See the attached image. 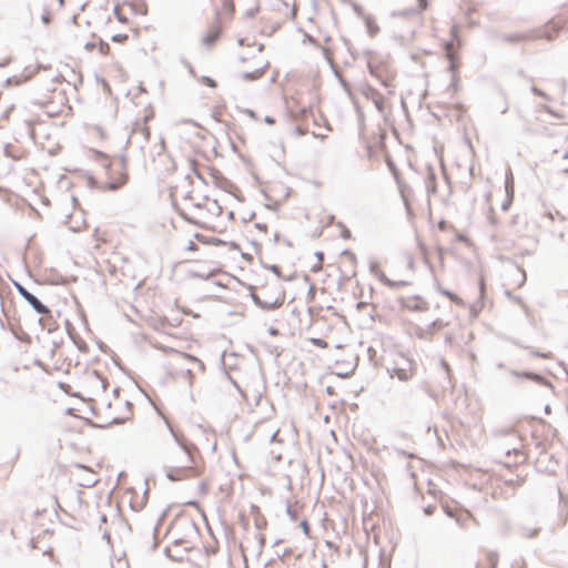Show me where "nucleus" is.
Returning <instances> with one entry per match:
<instances>
[{
  "label": "nucleus",
  "mask_w": 568,
  "mask_h": 568,
  "mask_svg": "<svg viewBox=\"0 0 568 568\" xmlns=\"http://www.w3.org/2000/svg\"><path fill=\"white\" fill-rule=\"evenodd\" d=\"M197 535V528L193 523L185 518H176L168 532L170 539V544L165 547L168 557L175 561L183 560L184 555L194 548Z\"/></svg>",
  "instance_id": "nucleus-1"
},
{
  "label": "nucleus",
  "mask_w": 568,
  "mask_h": 568,
  "mask_svg": "<svg viewBox=\"0 0 568 568\" xmlns=\"http://www.w3.org/2000/svg\"><path fill=\"white\" fill-rule=\"evenodd\" d=\"M97 179L101 186L105 189L114 190L120 187L126 181L124 162L119 158L109 159L103 154Z\"/></svg>",
  "instance_id": "nucleus-2"
},
{
  "label": "nucleus",
  "mask_w": 568,
  "mask_h": 568,
  "mask_svg": "<svg viewBox=\"0 0 568 568\" xmlns=\"http://www.w3.org/2000/svg\"><path fill=\"white\" fill-rule=\"evenodd\" d=\"M453 39L444 44L445 57L448 60V71L452 74V88L454 91L459 89V70L462 68V40L458 37L456 28L452 29Z\"/></svg>",
  "instance_id": "nucleus-3"
},
{
  "label": "nucleus",
  "mask_w": 568,
  "mask_h": 568,
  "mask_svg": "<svg viewBox=\"0 0 568 568\" xmlns=\"http://www.w3.org/2000/svg\"><path fill=\"white\" fill-rule=\"evenodd\" d=\"M191 463V454L187 450L180 448L168 470V477L171 480H185L199 476L197 470L190 465Z\"/></svg>",
  "instance_id": "nucleus-4"
},
{
  "label": "nucleus",
  "mask_w": 568,
  "mask_h": 568,
  "mask_svg": "<svg viewBox=\"0 0 568 568\" xmlns=\"http://www.w3.org/2000/svg\"><path fill=\"white\" fill-rule=\"evenodd\" d=\"M240 59L245 64L246 62H251V65H244L242 69V74L244 79L247 80H256L261 78L266 69V63L264 61V57L262 54V50L258 48H252L250 57H245L243 54L240 55Z\"/></svg>",
  "instance_id": "nucleus-5"
},
{
  "label": "nucleus",
  "mask_w": 568,
  "mask_h": 568,
  "mask_svg": "<svg viewBox=\"0 0 568 568\" xmlns=\"http://www.w3.org/2000/svg\"><path fill=\"white\" fill-rule=\"evenodd\" d=\"M505 457L503 460V465L507 468H517L520 465H524L528 458V453L525 449V445L523 440L519 438L518 444L510 447V445H505Z\"/></svg>",
  "instance_id": "nucleus-6"
},
{
  "label": "nucleus",
  "mask_w": 568,
  "mask_h": 568,
  "mask_svg": "<svg viewBox=\"0 0 568 568\" xmlns=\"http://www.w3.org/2000/svg\"><path fill=\"white\" fill-rule=\"evenodd\" d=\"M43 105L47 114L50 116H57L70 110L65 93L63 91H58L57 89H53L52 97L50 99L43 101Z\"/></svg>",
  "instance_id": "nucleus-7"
},
{
  "label": "nucleus",
  "mask_w": 568,
  "mask_h": 568,
  "mask_svg": "<svg viewBox=\"0 0 568 568\" xmlns=\"http://www.w3.org/2000/svg\"><path fill=\"white\" fill-rule=\"evenodd\" d=\"M371 73L377 78L383 85L392 87L395 81V72L394 70L385 62H371L369 63Z\"/></svg>",
  "instance_id": "nucleus-8"
},
{
  "label": "nucleus",
  "mask_w": 568,
  "mask_h": 568,
  "mask_svg": "<svg viewBox=\"0 0 568 568\" xmlns=\"http://www.w3.org/2000/svg\"><path fill=\"white\" fill-rule=\"evenodd\" d=\"M194 173L199 179H201L206 184L213 183L221 187L226 184V180L222 176L221 172L209 165L195 166Z\"/></svg>",
  "instance_id": "nucleus-9"
},
{
  "label": "nucleus",
  "mask_w": 568,
  "mask_h": 568,
  "mask_svg": "<svg viewBox=\"0 0 568 568\" xmlns=\"http://www.w3.org/2000/svg\"><path fill=\"white\" fill-rule=\"evenodd\" d=\"M561 29V21L552 19L545 23L541 28L537 29L530 38L552 40L557 37Z\"/></svg>",
  "instance_id": "nucleus-10"
},
{
  "label": "nucleus",
  "mask_w": 568,
  "mask_h": 568,
  "mask_svg": "<svg viewBox=\"0 0 568 568\" xmlns=\"http://www.w3.org/2000/svg\"><path fill=\"white\" fill-rule=\"evenodd\" d=\"M90 140L98 145L110 144L112 142V134L102 124H92L88 128Z\"/></svg>",
  "instance_id": "nucleus-11"
},
{
  "label": "nucleus",
  "mask_w": 568,
  "mask_h": 568,
  "mask_svg": "<svg viewBox=\"0 0 568 568\" xmlns=\"http://www.w3.org/2000/svg\"><path fill=\"white\" fill-rule=\"evenodd\" d=\"M199 361L194 356L187 355L185 353H176L174 363L172 365V371L175 374L186 373L187 375H190L192 372L191 365H195Z\"/></svg>",
  "instance_id": "nucleus-12"
},
{
  "label": "nucleus",
  "mask_w": 568,
  "mask_h": 568,
  "mask_svg": "<svg viewBox=\"0 0 568 568\" xmlns=\"http://www.w3.org/2000/svg\"><path fill=\"white\" fill-rule=\"evenodd\" d=\"M226 252H236L235 248L226 245L225 243L219 245L212 253L211 256L213 257L212 262V271H217L221 267H224L227 262L231 260L230 256H227Z\"/></svg>",
  "instance_id": "nucleus-13"
},
{
  "label": "nucleus",
  "mask_w": 568,
  "mask_h": 568,
  "mask_svg": "<svg viewBox=\"0 0 568 568\" xmlns=\"http://www.w3.org/2000/svg\"><path fill=\"white\" fill-rule=\"evenodd\" d=\"M182 323V317L176 310H170L168 315L154 320L153 325L162 331H166L172 327H178Z\"/></svg>",
  "instance_id": "nucleus-14"
},
{
  "label": "nucleus",
  "mask_w": 568,
  "mask_h": 568,
  "mask_svg": "<svg viewBox=\"0 0 568 568\" xmlns=\"http://www.w3.org/2000/svg\"><path fill=\"white\" fill-rule=\"evenodd\" d=\"M400 306L403 310L409 312H425L428 308L427 302L419 296L402 297Z\"/></svg>",
  "instance_id": "nucleus-15"
},
{
  "label": "nucleus",
  "mask_w": 568,
  "mask_h": 568,
  "mask_svg": "<svg viewBox=\"0 0 568 568\" xmlns=\"http://www.w3.org/2000/svg\"><path fill=\"white\" fill-rule=\"evenodd\" d=\"M18 292L39 314L50 313L49 308L44 306L33 294L27 291L23 286L18 285Z\"/></svg>",
  "instance_id": "nucleus-16"
},
{
  "label": "nucleus",
  "mask_w": 568,
  "mask_h": 568,
  "mask_svg": "<svg viewBox=\"0 0 568 568\" xmlns=\"http://www.w3.org/2000/svg\"><path fill=\"white\" fill-rule=\"evenodd\" d=\"M415 375V366L410 361H405L403 366L393 369L392 377H397L399 381L406 382Z\"/></svg>",
  "instance_id": "nucleus-17"
},
{
  "label": "nucleus",
  "mask_w": 568,
  "mask_h": 568,
  "mask_svg": "<svg viewBox=\"0 0 568 568\" xmlns=\"http://www.w3.org/2000/svg\"><path fill=\"white\" fill-rule=\"evenodd\" d=\"M234 3L233 0H222L221 9L217 12L219 22L229 21L232 19L234 14Z\"/></svg>",
  "instance_id": "nucleus-18"
},
{
  "label": "nucleus",
  "mask_w": 568,
  "mask_h": 568,
  "mask_svg": "<svg viewBox=\"0 0 568 568\" xmlns=\"http://www.w3.org/2000/svg\"><path fill=\"white\" fill-rule=\"evenodd\" d=\"M84 49L89 52L97 50L101 55H109L111 53V48L109 43L99 40L97 42H87L84 44Z\"/></svg>",
  "instance_id": "nucleus-19"
},
{
  "label": "nucleus",
  "mask_w": 568,
  "mask_h": 568,
  "mask_svg": "<svg viewBox=\"0 0 568 568\" xmlns=\"http://www.w3.org/2000/svg\"><path fill=\"white\" fill-rule=\"evenodd\" d=\"M222 32V24L217 22L214 24L210 30L205 33L203 37V42L207 45H211L214 43V41L220 37Z\"/></svg>",
  "instance_id": "nucleus-20"
},
{
  "label": "nucleus",
  "mask_w": 568,
  "mask_h": 568,
  "mask_svg": "<svg viewBox=\"0 0 568 568\" xmlns=\"http://www.w3.org/2000/svg\"><path fill=\"white\" fill-rule=\"evenodd\" d=\"M498 556L495 552H486L484 559L478 562L479 568H496Z\"/></svg>",
  "instance_id": "nucleus-21"
},
{
  "label": "nucleus",
  "mask_w": 568,
  "mask_h": 568,
  "mask_svg": "<svg viewBox=\"0 0 568 568\" xmlns=\"http://www.w3.org/2000/svg\"><path fill=\"white\" fill-rule=\"evenodd\" d=\"M365 26H366L367 33L369 34V37H375L379 32V26L372 18L365 19Z\"/></svg>",
  "instance_id": "nucleus-22"
},
{
  "label": "nucleus",
  "mask_w": 568,
  "mask_h": 568,
  "mask_svg": "<svg viewBox=\"0 0 568 568\" xmlns=\"http://www.w3.org/2000/svg\"><path fill=\"white\" fill-rule=\"evenodd\" d=\"M460 9L465 12L467 17L470 16V13L476 12V6L471 3V1L465 0L460 4Z\"/></svg>",
  "instance_id": "nucleus-23"
},
{
  "label": "nucleus",
  "mask_w": 568,
  "mask_h": 568,
  "mask_svg": "<svg viewBox=\"0 0 568 568\" xmlns=\"http://www.w3.org/2000/svg\"><path fill=\"white\" fill-rule=\"evenodd\" d=\"M456 520L463 526L466 525L467 520L476 521V519L469 513H465L464 515L456 517Z\"/></svg>",
  "instance_id": "nucleus-24"
},
{
  "label": "nucleus",
  "mask_w": 568,
  "mask_h": 568,
  "mask_svg": "<svg viewBox=\"0 0 568 568\" xmlns=\"http://www.w3.org/2000/svg\"><path fill=\"white\" fill-rule=\"evenodd\" d=\"M478 285H479V296L483 300L485 296V293H486V281L483 275L479 277Z\"/></svg>",
  "instance_id": "nucleus-25"
},
{
  "label": "nucleus",
  "mask_w": 568,
  "mask_h": 568,
  "mask_svg": "<svg viewBox=\"0 0 568 568\" xmlns=\"http://www.w3.org/2000/svg\"><path fill=\"white\" fill-rule=\"evenodd\" d=\"M444 268H445L444 250L438 248V270L443 271Z\"/></svg>",
  "instance_id": "nucleus-26"
},
{
  "label": "nucleus",
  "mask_w": 568,
  "mask_h": 568,
  "mask_svg": "<svg viewBox=\"0 0 568 568\" xmlns=\"http://www.w3.org/2000/svg\"><path fill=\"white\" fill-rule=\"evenodd\" d=\"M443 294L445 296H447L450 301L457 303V304H460L462 303V300L454 293L452 292H448V291H444Z\"/></svg>",
  "instance_id": "nucleus-27"
},
{
  "label": "nucleus",
  "mask_w": 568,
  "mask_h": 568,
  "mask_svg": "<svg viewBox=\"0 0 568 568\" xmlns=\"http://www.w3.org/2000/svg\"><path fill=\"white\" fill-rule=\"evenodd\" d=\"M311 343L321 348H326L328 346L327 343L321 338H311Z\"/></svg>",
  "instance_id": "nucleus-28"
},
{
  "label": "nucleus",
  "mask_w": 568,
  "mask_h": 568,
  "mask_svg": "<svg viewBox=\"0 0 568 568\" xmlns=\"http://www.w3.org/2000/svg\"><path fill=\"white\" fill-rule=\"evenodd\" d=\"M128 38H129L128 34L120 33V34L113 36L112 41L122 43V42L126 41Z\"/></svg>",
  "instance_id": "nucleus-29"
},
{
  "label": "nucleus",
  "mask_w": 568,
  "mask_h": 568,
  "mask_svg": "<svg viewBox=\"0 0 568 568\" xmlns=\"http://www.w3.org/2000/svg\"><path fill=\"white\" fill-rule=\"evenodd\" d=\"M300 526H301L302 530L304 531V534L306 536H308L311 529H310V524L307 523V520H303Z\"/></svg>",
  "instance_id": "nucleus-30"
},
{
  "label": "nucleus",
  "mask_w": 568,
  "mask_h": 568,
  "mask_svg": "<svg viewBox=\"0 0 568 568\" xmlns=\"http://www.w3.org/2000/svg\"><path fill=\"white\" fill-rule=\"evenodd\" d=\"M456 239L460 242H464L466 243L467 245H471V242L468 240V237L466 235H463V234H458L456 236Z\"/></svg>",
  "instance_id": "nucleus-31"
},
{
  "label": "nucleus",
  "mask_w": 568,
  "mask_h": 568,
  "mask_svg": "<svg viewBox=\"0 0 568 568\" xmlns=\"http://www.w3.org/2000/svg\"><path fill=\"white\" fill-rule=\"evenodd\" d=\"M418 8L419 10L424 11L428 8V2L427 0H418Z\"/></svg>",
  "instance_id": "nucleus-32"
},
{
  "label": "nucleus",
  "mask_w": 568,
  "mask_h": 568,
  "mask_svg": "<svg viewBox=\"0 0 568 568\" xmlns=\"http://www.w3.org/2000/svg\"><path fill=\"white\" fill-rule=\"evenodd\" d=\"M109 419L110 423H120L122 420V418L118 415H110Z\"/></svg>",
  "instance_id": "nucleus-33"
},
{
  "label": "nucleus",
  "mask_w": 568,
  "mask_h": 568,
  "mask_svg": "<svg viewBox=\"0 0 568 568\" xmlns=\"http://www.w3.org/2000/svg\"><path fill=\"white\" fill-rule=\"evenodd\" d=\"M526 376L530 379H534V381H537V382H541L542 381V377L539 376V375H535V374H526Z\"/></svg>",
  "instance_id": "nucleus-34"
},
{
  "label": "nucleus",
  "mask_w": 568,
  "mask_h": 568,
  "mask_svg": "<svg viewBox=\"0 0 568 568\" xmlns=\"http://www.w3.org/2000/svg\"><path fill=\"white\" fill-rule=\"evenodd\" d=\"M204 83L212 88H214L216 85L215 82L210 78H205Z\"/></svg>",
  "instance_id": "nucleus-35"
},
{
  "label": "nucleus",
  "mask_w": 568,
  "mask_h": 568,
  "mask_svg": "<svg viewBox=\"0 0 568 568\" xmlns=\"http://www.w3.org/2000/svg\"><path fill=\"white\" fill-rule=\"evenodd\" d=\"M42 21H43L45 24H48V23L50 22V16H49V13H45V14H43V16H42Z\"/></svg>",
  "instance_id": "nucleus-36"
},
{
  "label": "nucleus",
  "mask_w": 568,
  "mask_h": 568,
  "mask_svg": "<svg viewBox=\"0 0 568 568\" xmlns=\"http://www.w3.org/2000/svg\"><path fill=\"white\" fill-rule=\"evenodd\" d=\"M506 192L507 193L513 192V182H507L506 183Z\"/></svg>",
  "instance_id": "nucleus-37"
},
{
  "label": "nucleus",
  "mask_w": 568,
  "mask_h": 568,
  "mask_svg": "<svg viewBox=\"0 0 568 568\" xmlns=\"http://www.w3.org/2000/svg\"><path fill=\"white\" fill-rule=\"evenodd\" d=\"M186 505L193 506V507H199L197 503H195V501H189V503H186Z\"/></svg>",
  "instance_id": "nucleus-38"
},
{
  "label": "nucleus",
  "mask_w": 568,
  "mask_h": 568,
  "mask_svg": "<svg viewBox=\"0 0 568 568\" xmlns=\"http://www.w3.org/2000/svg\"><path fill=\"white\" fill-rule=\"evenodd\" d=\"M424 258H425V261H426L428 264H430V260H429V257H428V255H427V253H426V252H424Z\"/></svg>",
  "instance_id": "nucleus-39"
},
{
  "label": "nucleus",
  "mask_w": 568,
  "mask_h": 568,
  "mask_svg": "<svg viewBox=\"0 0 568 568\" xmlns=\"http://www.w3.org/2000/svg\"><path fill=\"white\" fill-rule=\"evenodd\" d=\"M439 229L444 230L445 229V222H440L439 223Z\"/></svg>",
  "instance_id": "nucleus-40"
},
{
  "label": "nucleus",
  "mask_w": 568,
  "mask_h": 568,
  "mask_svg": "<svg viewBox=\"0 0 568 568\" xmlns=\"http://www.w3.org/2000/svg\"><path fill=\"white\" fill-rule=\"evenodd\" d=\"M116 14H118V17H119V20H120V21H124V20L122 19V17H120V14H119V11H118V10H116Z\"/></svg>",
  "instance_id": "nucleus-41"
},
{
  "label": "nucleus",
  "mask_w": 568,
  "mask_h": 568,
  "mask_svg": "<svg viewBox=\"0 0 568 568\" xmlns=\"http://www.w3.org/2000/svg\"><path fill=\"white\" fill-rule=\"evenodd\" d=\"M564 172L568 174V166L564 169Z\"/></svg>",
  "instance_id": "nucleus-42"
}]
</instances>
